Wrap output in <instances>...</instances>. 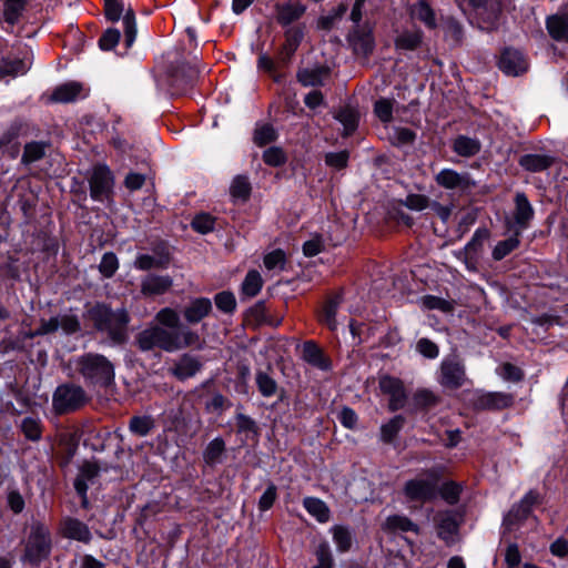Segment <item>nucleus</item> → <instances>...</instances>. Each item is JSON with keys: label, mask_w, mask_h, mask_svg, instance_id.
Masks as SVG:
<instances>
[{"label": "nucleus", "mask_w": 568, "mask_h": 568, "mask_svg": "<svg viewBox=\"0 0 568 568\" xmlns=\"http://www.w3.org/2000/svg\"><path fill=\"white\" fill-rule=\"evenodd\" d=\"M383 530L386 532H397V531H413L418 534V526L413 523L407 516L404 515H393L388 516L383 524Z\"/></svg>", "instance_id": "32"}, {"label": "nucleus", "mask_w": 568, "mask_h": 568, "mask_svg": "<svg viewBox=\"0 0 568 568\" xmlns=\"http://www.w3.org/2000/svg\"><path fill=\"white\" fill-rule=\"evenodd\" d=\"M263 161L271 166H280L285 163L286 156L281 148L272 146L264 151Z\"/></svg>", "instance_id": "61"}, {"label": "nucleus", "mask_w": 568, "mask_h": 568, "mask_svg": "<svg viewBox=\"0 0 568 568\" xmlns=\"http://www.w3.org/2000/svg\"><path fill=\"white\" fill-rule=\"evenodd\" d=\"M262 286H263V280H262V276L261 274L255 271V270H252L250 272H247L243 283H242V294L248 296V297H254L256 296L260 291L262 290Z\"/></svg>", "instance_id": "41"}, {"label": "nucleus", "mask_w": 568, "mask_h": 568, "mask_svg": "<svg viewBox=\"0 0 568 568\" xmlns=\"http://www.w3.org/2000/svg\"><path fill=\"white\" fill-rule=\"evenodd\" d=\"M113 184V174L106 165L100 164L93 168L89 185L90 195L94 201L103 202L108 200L112 194Z\"/></svg>", "instance_id": "9"}, {"label": "nucleus", "mask_w": 568, "mask_h": 568, "mask_svg": "<svg viewBox=\"0 0 568 568\" xmlns=\"http://www.w3.org/2000/svg\"><path fill=\"white\" fill-rule=\"evenodd\" d=\"M303 506L318 523H327L329 520L331 510L322 499L305 497L303 499Z\"/></svg>", "instance_id": "34"}, {"label": "nucleus", "mask_w": 568, "mask_h": 568, "mask_svg": "<svg viewBox=\"0 0 568 568\" xmlns=\"http://www.w3.org/2000/svg\"><path fill=\"white\" fill-rule=\"evenodd\" d=\"M404 425V417L400 415L395 416L388 423L384 424L381 428V437L385 443H390L399 433Z\"/></svg>", "instance_id": "49"}, {"label": "nucleus", "mask_w": 568, "mask_h": 568, "mask_svg": "<svg viewBox=\"0 0 568 568\" xmlns=\"http://www.w3.org/2000/svg\"><path fill=\"white\" fill-rule=\"evenodd\" d=\"M215 224V219L207 214V213H201L194 216L192 220V227L199 233L206 234L211 231H213Z\"/></svg>", "instance_id": "56"}, {"label": "nucleus", "mask_w": 568, "mask_h": 568, "mask_svg": "<svg viewBox=\"0 0 568 568\" xmlns=\"http://www.w3.org/2000/svg\"><path fill=\"white\" fill-rule=\"evenodd\" d=\"M539 495L535 490H529L518 504L514 505L513 508L509 510L507 516L505 517V523L510 525H514L517 521L526 519L531 509L532 506L538 503Z\"/></svg>", "instance_id": "18"}, {"label": "nucleus", "mask_w": 568, "mask_h": 568, "mask_svg": "<svg viewBox=\"0 0 568 568\" xmlns=\"http://www.w3.org/2000/svg\"><path fill=\"white\" fill-rule=\"evenodd\" d=\"M515 397L510 393L490 392L478 398V406L483 409L501 410L514 405Z\"/></svg>", "instance_id": "21"}, {"label": "nucleus", "mask_w": 568, "mask_h": 568, "mask_svg": "<svg viewBox=\"0 0 568 568\" xmlns=\"http://www.w3.org/2000/svg\"><path fill=\"white\" fill-rule=\"evenodd\" d=\"M33 64V52L24 45L19 48L17 54H7L0 60V82L22 77L29 72Z\"/></svg>", "instance_id": "5"}, {"label": "nucleus", "mask_w": 568, "mask_h": 568, "mask_svg": "<svg viewBox=\"0 0 568 568\" xmlns=\"http://www.w3.org/2000/svg\"><path fill=\"white\" fill-rule=\"evenodd\" d=\"M87 92H84V88L79 82H67L54 89L51 100L60 103H69L73 102L79 98H84Z\"/></svg>", "instance_id": "25"}, {"label": "nucleus", "mask_w": 568, "mask_h": 568, "mask_svg": "<svg viewBox=\"0 0 568 568\" xmlns=\"http://www.w3.org/2000/svg\"><path fill=\"white\" fill-rule=\"evenodd\" d=\"M349 153L347 151L328 152L325 154V164L334 170L347 166Z\"/></svg>", "instance_id": "59"}, {"label": "nucleus", "mask_w": 568, "mask_h": 568, "mask_svg": "<svg viewBox=\"0 0 568 568\" xmlns=\"http://www.w3.org/2000/svg\"><path fill=\"white\" fill-rule=\"evenodd\" d=\"M413 400L415 405L420 408H429L436 406L439 402V398L437 395H435L434 392L422 388L415 392Z\"/></svg>", "instance_id": "52"}, {"label": "nucleus", "mask_w": 568, "mask_h": 568, "mask_svg": "<svg viewBox=\"0 0 568 568\" xmlns=\"http://www.w3.org/2000/svg\"><path fill=\"white\" fill-rule=\"evenodd\" d=\"M120 40V31L118 29H108L99 39V47L104 50L113 49Z\"/></svg>", "instance_id": "64"}, {"label": "nucleus", "mask_w": 568, "mask_h": 568, "mask_svg": "<svg viewBox=\"0 0 568 568\" xmlns=\"http://www.w3.org/2000/svg\"><path fill=\"white\" fill-rule=\"evenodd\" d=\"M513 232H514L513 236H510L507 240L499 241L495 245L493 253H491V256L495 261L503 260L504 257H506L508 254H510L513 251H515L519 246V244H520L519 236L520 235H517L516 231H513Z\"/></svg>", "instance_id": "40"}, {"label": "nucleus", "mask_w": 568, "mask_h": 568, "mask_svg": "<svg viewBox=\"0 0 568 568\" xmlns=\"http://www.w3.org/2000/svg\"><path fill=\"white\" fill-rule=\"evenodd\" d=\"M554 163V158L546 154H525L519 159V165L528 172H542Z\"/></svg>", "instance_id": "30"}, {"label": "nucleus", "mask_w": 568, "mask_h": 568, "mask_svg": "<svg viewBox=\"0 0 568 568\" xmlns=\"http://www.w3.org/2000/svg\"><path fill=\"white\" fill-rule=\"evenodd\" d=\"M78 369L88 384L109 386L114 382L113 364L103 355L87 353L78 358Z\"/></svg>", "instance_id": "3"}, {"label": "nucleus", "mask_w": 568, "mask_h": 568, "mask_svg": "<svg viewBox=\"0 0 568 568\" xmlns=\"http://www.w3.org/2000/svg\"><path fill=\"white\" fill-rule=\"evenodd\" d=\"M303 359L312 366L320 369H328L329 364L325 358L322 349L314 342H305L302 348Z\"/></svg>", "instance_id": "31"}, {"label": "nucleus", "mask_w": 568, "mask_h": 568, "mask_svg": "<svg viewBox=\"0 0 568 568\" xmlns=\"http://www.w3.org/2000/svg\"><path fill=\"white\" fill-rule=\"evenodd\" d=\"M381 390L390 396L389 409L397 410L402 408L406 400V393L400 379L392 376H383L379 379Z\"/></svg>", "instance_id": "16"}, {"label": "nucleus", "mask_w": 568, "mask_h": 568, "mask_svg": "<svg viewBox=\"0 0 568 568\" xmlns=\"http://www.w3.org/2000/svg\"><path fill=\"white\" fill-rule=\"evenodd\" d=\"M202 367L200 361L191 355H183L171 369L172 374L180 381L193 377Z\"/></svg>", "instance_id": "26"}, {"label": "nucleus", "mask_w": 568, "mask_h": 568, "mask_svg": "<svg viewBox=\"0 0 568 568\" xmlns=\"http://www.w3.org/2000/svg\"><path fill=\"white\" fill-rule=\"evenodd\" d=\"M514 222L507 221V229L516 231L520 235L529 226L535 211L525 193L518 192L515 195Z\"/></svg>", "instance_id": "11"}, {"label": "nucleus", "mask_w": 568, "mask_h": 568, "mask_svg": "<svg viewBox=\"0 0 568 568\" xmlns=\"http://www.w3.org/2000/svg\"><path fill=\"white\" fill-rule=\"evenodd\" d=\"M416 349L419 354H422L426 358L434 359L439 355L438 346L428 338H420L416 344Z\"/></svg>", "instance_id": "63"}, {"label": "nucleus", "mask_w": 568, "mask_h": 568, "mask_svg": "<svg viewBox=\"0 0 568 568\" xmlns=\"http://www.w3.org/2000/svg\"><path fill=\"white\" fill-rule=\"evenodd\" d=\"M173 284L169 275H148L141 283V293L145 296L162 295L166 293Z\"/></svg>", "instance_id": "24"}, {"label": "nucleus", "mask_w": 568, "mask_h": 568, "mask_svg": "<svg viewBox=\"0 0 568 568\" xmlns=\"http://www.w3.org/2000/svg\"><path fill=\"white\" fill-rule=\"evenodd\" d=\"M466 379L465 367L457 358H447L442 362L439 384L450 389H457Z\"/></svg>", "instance_id": "12"}, {"label": "nucleus", "mask_w": 568, "mask_h": 568, "mask_svg": "<svg viewBox=\"0 0 568 568\" xmlns=\"http://www.w3.org/2000/svg\"><path fill=\"white\" fill-rule=\"evenodd\" d=\"M346 11L347 6L345 3H341L327 14L317 19V28L325 31L332 30L342 20Z\"/></svg>", "instance_id": "38"}, {"label": "nucleus", "mask_w": 568, "mask_h": 568, "mask_svg": "<svg viewBox=\"0 0 568 568\" xmlns=\"http://www.w3.org/2000/svg\"><path fill=\"white\" fill-rule=\"evenodd\" d=\"M225 450V443L222 438L216 437L206 446L203 458L206 464L214 465L220 462L222 454Z\"/></svg>", "instance_id": "45"}, {"label": "nucleus", "mask_w": 568, "mask_h": 568, "mask_svg": "<svg viewBox=\"0 0 568 568\" xmlns=\"http://www.w3.org/2000/svg\"><path fill=\"white\" fill-rule=\"evenodd\" d=\"M30 0H0L3 21L13 27L19 22Z\"/></svg>", "instance_id": "29"}, {"label": "nucleus", "mask_w": 568, "mask_h": 568, "mask_svg": "<svg viewBox=\"0 0 568 568\" xmlns=\"http://www.w3.org/2000/svg\"><path fill=\"white\" fill-rule=\"evenodd\" d=\"M436 183L446 190L466 191L475 186L468 172H457L453 169H443L435 175Z\"/></svg>", "instance_id": "13"}, {"label": "nucleus", "mask_w": 568, "mask_h": 568, "mask_svg": "<svg viewBox=\"0 0 568 568\" xmlns=\"http://www.w3.org/2000/svg\"><path fill=\"white\" fill-rule=\"evenodd\" d=\"M251 183L244 175H237L232 181L230 194L235 200L246 201L251 194Z\"/></svg>", "instance_id": "42"}, {"label": "nucleus", "mask_w": 568, "mask_h": 568, "mask_svg": "<svg viewBox=\"0 0 568 568\" xmlns=\"http://www.w3.org/2000/svg\"><path fill=\"white\" fill-rule=\"evenodd\" d=\"M408 13L413 20L419 21L427 29H435L437 27L436 13L425 0H418L409 4Z\"/></svg>", "instance_id": "22"}, {"label": "nucleus", "mask_w": 568, "mask_h": 568, "mask_svg": "<svg viewBox=\"0 0 568 568\" xmlns=\"http://www.w3.org/2000/svg\"><path fill=\"white\" fill-rule=\"evenodd\" d=\"M59 328H61L64 334L71 335L81 329V324L77 315L65 313L49 320H41L40 326L32 336L51 334Z\"/></svg>", "instance_id": "10"}, {"label": "nucleus", "mask_w": 568, "mask_h": 568, "mask_svg": "<svg viewBox=\"0 0 568 568\" xmlns=\"http://www.w3.org/2000/svg\"><path fill=\"white\" fill-rule=\"evenodd\" d=\"M88 402L84 389L74 384H64L57 387L52 397L53 410L59 414H68L80 409Z\"/></svg>", "instance_id": "4"}, {"label": "nucleus", "mask_w": 568, "mask_h": 568, "mask_svg": "<svg viewBox=\"0 0 568 568\" xmlns=\"http://www.w3.org/2000/svg\"><path fill=\"white\" fill-rule=\"evenodd\" d=\"M462 493V487L455 481H447L440 488L438 494L449 505L458 503Z\"/></svg>", "instance_id": "54"}, {"label": "nucleus", "mask_w": 568, "mask_h": 568, "mask_svg": "<svg viewBox=\"0 0 568 568\" xmlns=\"http://www.w3.org/2000/svg\"><path fill=\"white\" fill-rule=\"evenodd\" d=\"M348 41L355 53L368 57L375 48L373 28L368 23L357 24L349 33Z\"/></svg>", "instance_id": "14"}, {"label": "nucleus", "mask_w": 568, "mask_h": 568, "mask_svg": "<svg viewBox=\"0 0 568 568\" xmlns=\"http://www.w3.org/2000/svg\"><path fill=\"white\" fill-rule=\"evenodd\" d=\"M212 311L211 300L197 297L192 300L183 310V316L189 324H197Z\"/></svg>", "instance_id": "23"}, {"label": "nucleus", "mask_w": 568, "mask_h": 568, "mask_svg": "<svg viewBox=\"0 0 568 568\" xmlns=\"http://www.w3.org/2000/svg\"><path fill=\"white\" fill-rule=\"evenodd\" d=\"M104 13L111 22L123 19L125 44L130 48L136 38L134 11L131 8L125 9L122 0H104Z\"/></svg>", "instance_id": "7"}, {"label": "nucleus", "mask_w": 568, "mask_h": 568, "mask_svg": "<svg viewBox=\"0 0 568 568\" xmlns=\"http://www.w3.org/2000/svg\"><path fill=\"white\" fill-rule=\"evenodd\" d=\"M134 267L141 271L165 267V262L149 254H140L134 261Z\"/></svg>", "instance_id": "58"}, {"label": "nucleus", "mask_w": 568, "mask_h": 568, "mask_svg": "<svg viewBox=\"0 0 568 568\" xmlns=\"http://www.w3.org/2000/svg\"><path fill=\"white\" fill-rule=\"evenodd\" d=\"M284 37L285 41L282 45L280 55L281 59L286 62L294 55L300 47L304 32L300 27H292L284 32Z\"/></svg>", "instance_id": "28"}, {"label": "nucleus", "mask_w": 568, "mask_h": 568, "mask_svg": "<svg viewBox=\"0 0 568 568\" xmlns=\"http://www.w3.org/2000/svg\"><path fill=\"white\" fill-rule=\"evenodd\" d=\"M89 316L94 327L113 344L126 342L130 315L125 308L114 311L105 304H97L89 311Z\"/></svg>", "instance_id": "2"}, {"label": "nucleus", "mask_w": 568, "mask_h": 568, "mask_svg": "<svg viewBox=\"0 0 568 568\" xmlns=\"http://www.w3.org/2000/svg\"><path fill=\"white\" fill-rule=\"evenodd\" d=\"M277 138L275 129L270 124L257 126L254 131L253 141L258 146H264Z\"/></svg>", "instance_id": "50"}, {"label": "nucleus", "mask_w": 568, "mask_h": 568, "mask_svg": "<svg viewBox=\"0 0 568 568\" xmlns=\"http://www.w3.org/2000/svg\"><path fill=\"white\" fill-rule=\"evenodd\" d=\"M428 478H414L407 480L404 486V494L408 500L427 503L434 500L438 495V476L435 470H428Z\"/></svg>", "instance_id": "8"}, {"label": "nucleus", "mask_w": 568, "mask_h": 568, "mask_svg": "<svg viewBox=\"0 0 568 568\" xmlns=\"http://www.w3.org/2000/svg\"><path fill=\"white\" fill-rule=\"evenodd\" d=\"M339 305V301L337 298L329 300L324 305L322 315H321V322H323L325 325H327L332 331H334L337 326L336 322V313Z\"/></svg>", "instance_id": "53"}, {"label": "nucleus", "mask_w": 568, "mask_h": 568, "mask_svg": "<svg viewBox=\"0 0 568 568\" xmlns=\"http://www.w3.org/2000/svg\"><path fill=\"white\" fill-rule=\"evenodd\" d=\"M332 534L337 550L341 552L348 551L352 546V535L348 528L344 526H334L332 528Z\"/></svg>", "instance_id": "48"}, {"label": "nucleus", "mask_w": 568, "mask_h": 568, "mask_svg": "<svg viewBox=\"0 0 568 568\" xmlns=\"http://www.w3.org/2000/svg\"><path fill=\"white\" fill-rule=\"evenodd\" d=\"M422 41L423 34L420 31H405L395 39V48L413 51L420 45Z\"/></svg>", "instance_id": "39"}, {"label": "nucleus", "mask_w": 568, "mask_h": 568, "mask_svg": "<svg viewBox=\"0 0 568 568\" xmlns=\"http://www.w3.org/2000/svg\"><path fill=\"white\" fill-rule=\"evenodd\" d=\"M51 540L49 530L40 524L31 527L24 548V560L39 565L50 554Z\"/></svg>", "instance_id": "6"}, {"label": "nucleus", "mask_w": 568, "mask_h": 568, "mask_svg": "<svg viewBox=\"0 0 568 568\" xmlns=\"http://www.w3.org/2000/svg\"><path fill=\"white\" fill-rule=\"evenodd\" d=\"M481 144L479 140L466 135H459L454 140L453 150L458 155L470 158L479 153Z\"/></svg>", "instance_id": "35"}, {"label": "nucleus", "mask_w": 568, "mask_h": 568, "mask_svg": "<svg viewBox=\"0 0 568 568\" xmlns=\"http://www.w3.org/2000/svg\"><path fill=\"white\" fill-rule=\"evenodd\" d=\"M499 69L507 75L517 77L528 69L525 55L516 49L507 48L501 52L498 62Z\"/></svg>", "instance_id": "15"}, {"label": "nucleus", "mask_w": 568, "mask_h": 568, "mask_svg": "<svg viewBox=\"0 0 568 568\" xmlns=\"http://www.w3.org/2000/svg\"><path fill=\"white\" fill-rule=\"evenodd\" d=\"M285 265V253L282 250H274L264 256V266L268 270H283Z\"/></svg>", "instance_id": "60"}, {"label": "nucleus", "mask_w": 568, "mask_h": 568, "mask_svg": "<svg viewBox=\"0 0 568 568\" xmlns=\"http://www.w3.org/2000/svg\"><path fill=\"white\" fill-rule=\"evenodd\" d=\"M216 307L224 313H233L236 307V300L233 293L224 291L215 295Z\"/></svg>", "instance_id": "55"}, {"label": "nucleus", "mask_w": 568, "mask_h": 568, "mask_svg": "<svg viewBox=\"0 0 568 568\" xmlns=\"http://www.w3.org/2000/svg\"><path fill=\"white\" fill-rule=\"evenodd\" d=\"M423 305L428 310H439L444 313L453 311V305L450 302L433 295L424 296Z\"/></svg>", "instance_id": "62"}, {"label": "nucleus", "mask_w": 568, "mask_h": 568, "mask_svg": "<svg viewBox=\"0 0 568 568\" xmlns=\"http://www.w3.org/2000/svg\"><path fill=\"white\" fill-rule=\"evenodd\" d=\"M21 432L24 437L32 442H38L42 436V424L39 418L26 417L21 422Z\"/></svg>", "instance_id": "44"}, {"label": "nucleus", "mask_w": 568, "mask_h": 568, "mask_svg": "<svg viewBox=\"0 0 568 568\" xmlns=\"http://www.w3.org/2000/svg\"><path fill=\"white\" fill-rule=\"evenodd\" d=\"M256 385L264 397L274 396L277 392V383L265 372L256 373Z\"/></svg>", "instance_id": "47"}, {"label": "nucleus", "mask_w": 568, "mask_h": 568, "mask_svg": "<svg viewBox=\"0 0 568 568\" xmlns=\"http://www.w3.org/2000/svg\"><path fill=\"white\" fill-rule=\"evenodd\" d=\"M49 143L43 141H32L24 145L21 162L23 164H31L40 161L45 156Z\"/></svg>", "instance_id": "36"}, {"label": "nucleus", "mask_w": 568, "mask_h": 568, "mask_svg": "<svg viewBox=\"0 0 568 568\" xmlns=\"http://www.w3.org/2000/svg\"><path fill=\"white\" fill-rule=\"evenodd\" d=\"M100 468L95 463H84L74 480V488L78 494L87 493L90 485H93L99 476Z\"/></svg>", "instance_id": "27"}, {"label": "nucleus", "mask_w": 568, "mask_h": 568, "mask_svg": "<svg viewBox=\"0 0 568 568\" xmlns=\"http://www.w3.org/2000/svg\"><path fill=\"white\" fill-rule=\"evenodd\" d=\"M326 74L324 68L303 69L297 72V80L303 87H318L323 84Z\"/></svg>", "instance_id": "37"}, {"label": "nucleus", "mask_w": 568, "mask_h": 568, "mask_svg": "<svg viewBox=\"0 0 568 568\" xmlns=\"http://www.w3.org/2000/svg\"><path fill=\"white\" fill-rule=\"evenodd\" d=\"M61 529L63 536L69 539L84 544H89L92 539V535L88 525L77 518H65L62 521Z\"/></svg>", "instance_id": "20"}, {"label": "nucleus", "mask_w": 568, "mask_h": 568, "mask_svg": "<svg viewBox=\"0 0 568 568\" xmlns=\"http://www.w3.org/2000/svg\"><path fill=\"white\" fill-rule=\"evenodd\" d=\"M154 427V422L150 416H134L130 419L129 429L138 436H146Z\"/></svg>", "instance_id": "46"}, {"label": "nucleus", "mask_w": 568, "mask_h": 568, "mask_svg": "<svg viewBox=\"0 0 568 568\" xmlns=\"http://www.w3.org/2000/svg\"><path fill=\"white\" fill-rule=\"evenodd\" d=\"M156 324L142 329L135 336V343L140 351L149 352L160 348L173 353L183 348H202L200 335L187 326L180 325L179 313L164 307L155 314Z\"/></svg>", "instance_id": "1"}, {"label": "nucleus", "mask_w": 568, "mask_h": 568, "mask_svg": "<svg viewBox=\"0 0 568 568\" xmlns=\"http://www.w3.org/2000/svg\"><path fill=\"white\" fill-rule=\"evenodd\" d=\"M119 268V260L113 252H106L103 254L99 264V271L103 277H112Z\"/></svg>", "instance_id": "51"}, {"label": "nucleus", "mask_w": 568, "mask_h": 568, "mask_svg": "<svg viewBox=\"0 0 568 568\" xmlns=\"http://www.w3.org/2000/svg\"><path fill=\"white\" fill-rule=\"evenodd\" d=\"M464 30L462 24L453 18L447 19L445 22L446 39L452 41L454 44H458L462 42Z\"/></svg>", "instance_id": "57"}, {"label": "nucleus", "mask_w": 568, "mask_h": 568, "mask_svg": "<svg viewBox=\"0 0 568 568\" xmlns=\"http://www.w3.org/2000/svg\"><path fill=\"white\" fill-rule=\"evenodd\" d=\"M434 521L438 537L447 544L453 542L458 531V523L455 513L450 510L439 511L435 516Z\"/></svg>", "instance_id": "17"}, {"label": "nucleus", "mask_w": 568, "mask_h": 568, "mask_svg": "<svg viewBox=\"0 0 568 568\" xmlns=\"http://www.w3.org/2000/svg\"><path fill=\"white\" fill-rule=\"evenodd\" d=\"M276 21L286 27L303 17L306 7L300 1H290L286 3H277L275 6Z\"/></svg>", "instance_id": "19"}, {"label": "nucleus", "mask_w": 568, "mask_h": 568, "mask_svg": "<svg viewBox=\"0 0 568 568\" xmlns=\"http://www.w3.org/2000/svg\"><path fill=\"white\" fill-rule=\"evenodd\" d=\"M546 24L552 39L568 42V14L549 17Z\"/></svg>", "instance_id": "33"}, {"label": "nucleus", "mask_w": 568, "mask_h": 568, "mask_svg": "<svg viewBox=\"0 0 568 568\" xmlns=\"http://www.w3.org/2000/svg\"><path fill=\"white\" fill-rule=\"evenodd\" d=\"M336 120H338L344 126V135L352 134L358 124V114L352 108H343L335 115Z\"/></svg>", "instance_id": "43"}]
</instances>
